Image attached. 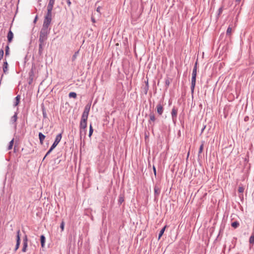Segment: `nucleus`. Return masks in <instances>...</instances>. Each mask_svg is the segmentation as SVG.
I'll list each match as a JSON object with an SVG mask.
<instances>
[{"label":"nucleus","mask_w":254,"mask_h":254,"mask_svg":"<svg viewBox=\"0 0 254 254\" xmlns=\"http://www.w3.org/2000/svg\"><path fill=\"white\" fill-rule=\"evenodd\" d=\"M49 33V29L42 27L40 33L39 42H45L47 39V35Z\"/></svg>","instance_id":"nucleus-1"},{"label":"nucleus","mask_w":254,"mask_h":254,"mask_svg":"<svg viewBox=\"0 0 254 254\" xmlns=\"http://www.w3.org/2000/svg\"><path fill=\"white\" fill-rule=\"evenodd\" d=\"M177 114H178V109H177V108L174 107L171 111V116H172V121L174 124H175L177 121Z\"/></svg>","instance_id":"nucleus-2"},{"label":"nucleus","mask_w":254,"mask_h":254,"mask_svg":"<svg viewBox=\"0 0 254 254\" xmlns=\"http://www.w3.org/2000/svg\"><path fill=\"white\" fill-rule=\"evenodd\" d=\"M61 138H62V134L61 133H60L56 136L55 141L54 142L53 144L51 146L52 148L54 149L57 146L58 143L61 141Z\"/></svg>","instance_id":"nucleus-3"},{"label":"nucleus","mask_w":254,"mask_h":254,"mask_svg":"<svg viewBox=\"0 0 254 254\" xmlns=\"http://www.w3.org/2000/svg\"><path fill=\"white\" fill-rule=\"evenodd\" d=\"M20 230H18L17 231V235H16V244L15 245V247L14 249V251H16L20 246Z\"/></svg>","instance_id":"nucleus-4"},{"label":"nucleus","mask_w":254,"mask_h":254,"mask_svg":"<svg viewBox=\"0 0 254 254\" xmlns=\"http://www.w3.org/2000/svg\"><path fill=\"white\" fill-rule=\"evenodd\" d=\"M149 120L148 121L149 124L152 127L154 125V122L156 121V118L153 113H150L149 115Z\"/></svg>","instance_id":"nucleus-5"},{"label":"nucleus","mask_w":254,"mask_h":254,"mask_svg":"<svg viewBox=\"0 0 254 254\" xmlns=\"http://www.w3.org/2000/svg\"><path fill=\"white\" fill-rule=\"evenodd\" d=\"M28 239L26 235H25L23 240V248L22 249V251L24 253L26 252L27 251V248L28 246Z\"/></svg>","instance_id":"nucleus-6"},{"label":"nucleus","mask_w":254,"mask_h":254,"mask_svg":"<svg viewBox=\"0 0 254 254\" xmlns=\"http://www.w3.org/2000/svg\"><path fill=\"white\" fill-rule=\"evenodd\" d=\"M156 108H157V112L158 114V115H162L163 113L164 108H163V104L161 103V102H160L158 104V105H157Z\"/></svg>","instance_id":"nucleus-7"},{"label":"nucleus","mask_w":254,"mask_h":254,"mask_svg":"<svg viewBox=\"0 0 254 254\" xmlns=\"http://www.w3.org/2000/svg\"><path fill=\"white\" fill-rule=\"evenodd\" d=\"M154 198L155 199H157L161 191L160 188L158 187V185H155L154 188Z\"/></svg>","instance_id":"nucleus-8"},{"label":"nucleus","mask_w":254,"mask_h":254,"mask_svg":"<svg viewBox=\"0 0 254 254\" xmlns=\"http://www.w3.org/2000/svg\"><path fill=\"white\" fill-rule=\"evenodd\" d=\"M51 19L44 18L42 27L48 29L49 26L51 24Z\"/></svg>","instance_id":"nucleus-9"},{"label":"nucleus","mask_w":254,"mask_h":254,"mask_svg":"<svg viewBox=\"0 0 254 254\" xmlns=\"http://www.w3.org/2000/svg\"><path fill=\"white\" fill-rule=\"evenodd\" d=\"M45 42H39V50H38V54L39 56H41L43 54V47L45 46Z\"/></svg>","instance_id":"nucleus-10"},{"label":"nucleus","mask_w":254,"mask_h":254,"mask_svg":"<svg viewBox=\"0 0 254 254\" xmlns=\"http://www.w3.org/2000/svg\"><path fill=\"white\" fill-rule=\"evenodd\" d=\"M195 82H196V77H191V91L192 93L194 92V89L195 85Z\"/></svg>","instance_id":"nucleus-11"},{"label":"nucleus","mask_w":254,"mask_h":254,"mask_svg":"<svg viewBox=\"0 0 254 254\" xmlns=\"http://www.w3.org/2000/svg\"><path fill=\"white\" fill-rule=\"evenodd\" d=\"M7 38L8 43L11 42L12 39L13 38V34L10 30L8 32Z\"/></svg>","instance_id":"nucleus-12"},{"label":"nucleus","mask_w":254,"mask_h":254,"mask_svg":"<svg viewBox=\"0 0 254 254\" xmlns=\"http://www.w3.org/2000/svg\"><path fill=\"white\" fill-rule=\"evenodd\" d=\"M52 10L53 9L47 8V12L44 18L52 19Z\"/></svg>","instance_id":"nucleus-13"},{"label":"nucleus","mask_w":254,"mask_h":254,"mask_svg":"<svg viewBox=\"0 0 254 254\" xmlns=\"http://www.w3.org/2000/svg\"><path fill=\"white\" fill-rule=\"evenodd\" d=\"M87 127V122L80 121L79 129H86Z\"/></svg>","instance_id":"nucleus-14"},{"label":"nucleus","mask_w":254,"mask_h":254,"mask_svg":"<svg viewBox=\"0 0 254 254\" xmlns=\"http://www.w3.org/2000/svg\"><path fill=\"white\" fill-rule=\"evenodd\" d=\"M2 69H3V72L5 74H6L8 70V63H7V61H5L3 62Z\"/></svg>","instance_id":"nucleus-15"},{"label":"nucleus","mask_w":254,"mask_h":254,"mask_svg":"<svg viewBox=\"0 0 254 254\" xmlns=\"http://www.w3.org/2000/svg\"><path fill=\"white\" fill-rule=\"evenodd\" d=\"M55 0H49V3H48V4L47 6V8L53 9L54 5L55 4Z\"/></svg>","instance_id":"nucleus-16"},{"label":"nucleus","mask_w":254,"mask_h":254,"mask_svg":"<svg viewBox=\"0 0 254 254\" xmlns=\"http://www.w3.org/2000/svg\"><path fill=\"white\" fill-rule=\"evenodd\" d=\"M39 138L40 140V142L41 144H43V141L44 139L45 138V135H44L42 133L39 132Z\"/></svg>","instance_id":"nucleus-17"},{"label":"nucleus","mask_w":254,"mask_h":254,"mask_svg":"<svg viewBox=\"0 0 254 254\" xmlns=\"http://www.w3.org/2000/svg\"><path fill=\"white\" fill-rule=\"evenodd\" d=\"M40 241L41 244V246L42 248L44 247L45 243L46 241L45 237L44 235H41L40 237Z\"/></svg>","instance_id":"nucleus-18"},{"label":"nucleus","mask_w":254,"mask_h":254,"mask_svg":"<svg viewBox=\"0 0 254 254\" xmlns=\"http://www.w3.org/2000/svg\"><path fill=\"white\" fill-rule=\"evenodd\" d=\"M88 114L86 113H82L81 121L87 122Z\"/></svg>","instance_id":"nucleus-19"},{"label":"nucleus","mask_w":254,"mask_h":254,"mask_svg":"<svg viewBox=\"0 0 254 254\" xmlns=\"http://www.w3.org/2000/svg\"><path fill=\"white\" fill-rule=\"evenodd\" d=\"M17 120V113H15L14 115L11 117V123H15Z\"/></svg>","instance_id":"nucleus-20"},{"label":"nucleus","mask_w":254,"mask_h":254,"mask_svg":"<svg viewBox=\"0 0 254 254\" xmlns=\"http://www.w3.org/2000/svg\"><path fill=\"white\" fill-rule=\"evenodd\" d=\"M79 130L80 138H81L82 136L85 137L86 133V129H79Z\"/></svg>","instance_id":"nucleus-21"},{"label":"nucleus","mask_w":254,"mask_h":254,"mask_svg":"<svg viewBox=\"0 0 254 254\" xmlns=\"http://www.w3.org/2000/svg\"><path fill=\"white\" fill-rule=\"evenodd\" d=\"M204 143H205L204 141H201V144L199 148L198 154V156H199V154H201L203 151Z\"/></svg>","instance_id":"nucleus-22"},{"label":"nucleus","mask_w":254,"mask_h":254,"mask_svg":"<svg viewBox=\"0 0 254 254\" xmlns=\"http://www.w3.org/2000/svg\"><path fill=\"white\" fill-rule=\"evenodd\" d=\"M90 109V105L89 104L86 105L84 108L83 113H86V114H89Z\"/></svg>","instance_id":"nucleus-23"},{"label":"nucleus","mask_w":254,"mask_h":254,"mask_svg":"<svg viewBox=\"0 0 254 254\" xmlns=\"http://www.w3.org/2000/svg\"><path fill=\"white\" fill-rule=\"evenodd\" d=\"M240 225L238 221H234L231 223V226L234 229L237 228Z\"/></svg>","instance_id":"nucleus-24"},{"label":"nucleus","mask_w":254,"mask_h":254,"mask_svg":"<svg viewBox=\"0 0 254 254\" xmlns=\"http://www.w3.org/2000/svg\"><path fill=\"white\" fill-rule=\"evenodd\" d=\"M166 228V226H164L161 230V231H160L159 232V236H158V239H160V238L162 237V236L163 235V233H164V231L165 230V229Z\"/></svg>","instance_id":"nucleus-25"},{"label":"nucleus","mask_w":254,"mask_h":254,"mask_svg":"<svg viewBox=\"0 0 254 254\" xmlns=\"http://www.w3.org/2000/svg\"><path fill=\"white\" fill-rule=\"evenodd\" d=\"M124 201V196L123 195H120L118 202L119 204H121Z\"/></svg>","instance_id":"nucleus-26"},{"label":"nucleus","mask_w":254,"mask_h":254,"mask_svg":"<svg viewBox=\"0 0 254 254\" xmlns=\"http://www.w3.org/2000/svg\"><path fill=\"white\" fill-rule=\"evenodd\" d=\"M20 96L19 95H18L15 97L16 102L14 104L15 106H16L17 105H18L19 104V102H20Z\"/></svg>","instance_id":"nucleus-27"},{"label":"nucleus","mask_w":254,"mask_h":254,"mask_svg":"<svg viewBox=\"0 0 254 254\" xmlns=\"http://www.w3.org/2000/svg\"><path fill=\"white\" fill-rule=\"evenodd\" d=\"M14 139H12L9 143L8 146L7 147V150H9L12 149V146L13 145Z\"/></svg>","instance_id":"nucleus-28"},{"label":"nucleus","mask_w":254,"mask_h":254,"mask_svg":"<svg viewBox=\"0 0 254 254\" xmlns=\"http://www.w3.org/2000/svg\"><path fill=\"white\" fill-rule=\"evenodd\" d=\"M249 243L251 245H253L254 243V233H253L249 239Z\"/></svg>","instance_id":"nucleus-29"},{"label":"nucleus","mask_w":254,"mask_h":254,"mask_svg":"<svg viewBox=\"0 0 254 254\" xmlns=\"http://www.w3.org/2000/svg\"><path fill=\"white\" fill-rule=\"evenodd\" d=\"M68 96L69 98H76L77 97V94L75 92H71L69 93Z\"/></svg>","instance_id":"nucleus-30"},{"label":"nucleus","mask_w":254,"mask_h":254,"mask_svg":"<svg viewBox=\"0 0 254 254\" xmlns=\"http://www.w3.org/2000/svg\"><path fill=\"white\" fill-rule=\"evenodd\" d=\"M170 82H171V81L169 78H167V79H166L165 86L166 87V88H167L169 87V86L170 85Z\"/></svg>","instance_id":"nucleus-31"},{"label":"nucleus","mask_w":254,"mask_h":254,"mask_svg":"<svg viewBox=\"0 0 254 254\" xmlns=\"http://www.w3.org/2000/svg\"><path fill=\"white\" fill-rule=\"evenodd\" d=\"M93 132V129L92 128V125L91 124L90 125V127H89V137H90L92 135Z\"/></svg>","instance_id":"nucleus-32"},{"label":"nucleus","mask_w":254,"mask_h":254,"mask_svg":"<svg viewBox=\"0 0 254 254\" xmlns=\"http://www.w3.org/2000/svg\"><path fill=\"white\" fill-rule=\"evenodd\" d=\"M232 32V28L231 27H228L226 31V35H230Z\"/></svg>","instance_id":"nucleus-33"},{"label":"nucleus","mask_w":254,"mask_h":254,"mask_svg":"<svg viewBox=\"0 0 254 254\" xmlns=\"http://www.w3.org/2000/svg\"><path fill=\"white\" fill-rule=\"evenodd\" d=\"M197 62H196L195 63L194 66L193 67V70H192V73H197Z\"/></svg>","instance_id":"nucleus-34"},{"label":"nucleus","mask_w":254,"mask_h":254,"mask_svg":"<svg viewBox=\"0 0 254 254\" xmlns=\"http://www.w3.org/2000/svg\"><path fill=\"white\" fill-rule=\"evenodd\" d=\"M54 149V148H52V147H51L50 149L48 151V152H47V153L46 154L45 157H44L43 158V160L45 159V158L49 155L50 154V153L52 151V150Z\"/></svg>","instance_id":"nucleus-35"},{"label":"nucleus","mask_w":254,"mask_h":254,"mask_svg":"<svg viewBox=\"0 0 254 254\" xmlns=\"http://www.w3.org/2000/svg\"><path fill=\"white\" fill-rule=\"evenodd\" d=\"M78 54V51L74 53V54L72 56V61H74L76 59Z\"/></svg>","instance_id":"nucleus-36"},{"label":"nucleus","mask_w":254,"mask_h":254,"mask_svg":"<svg viewBox=\"0 0 254 254\" xmlns=\"http://www.w3.org/2000/svg\"><path fill=\"white\" fill-rule=\"evenodd\" d=\"M244 191V188L243 187H239L238 188V191L240 193H243Z\"/></svg>","instance_id":"nucleus-37"},{"label":"nucleus","mask_w":254,"mask_h":254,"mask_svg":"<svg viewBox=\"0 0 254 254\" xmlns=\"http://www.w3.org/2000/svg\"><path fill=\"white\" fill-rule=\"evenodd\" d=\"M3 54H4L3 50L1 49L0 50V60H1L2 59V58H3Z\"/></svg>","instance_id":"nucleus-38"},{"label":"nucleus","mask_w":254,"mask_h":254,"mask_svg":"<svg viewBox=\"0 0 254 254\" xmlns=\"http://www.w3.org/2000/svg\"><path fill=\"white\" fill-rule=\"evenodd\" d=\"M42 113H43V117L44 118H47V113H46V112L45 111V110L44 109H43L42 110Z\"/></svg>","instance_id":"nucleus-39"},{"label":"nucleus","mask_w":254,"mask_h":254,"mask_svg":"<svg viewBox=\"0 0 254 254\" xmlns=\"http://www.w3.org/2000/svg\"><path fill=\"white\" fill-rule=\"evenodd\" d=\"M9 55V47L8 46H6L5 48V56H7Z\"/></svg>","instance_id":"nucleus-40"},{"label":"nucleus","mask_w":254,"mask_h":254,"mask_svg":"<svg viewBox=\"0 0 254 254\" xmlns=\"http://www.w3.org/2000/svg\"><path fill=\"white\" fill-rule=\"evenodd\" d=\"M64 222L63 221L61 224V225H60V228H61L62 230L63 231L64 229Z\"/></svg>","instance_id":"nucleus-41"},{"label":"nucleus","mask_w":254,"mask_h":254,"mask_svg":"<svg viewBox=\"0 0 254 254\" xmlns=\"http://www.w3.org/2000/svg\"><path fill=\"white\" fill-rule=\"evenodd\" d=\"M223 11V8L221 7L218 9V15H220Z\"/></svg>","instance_id":"nucleus-42"},{"label":"nucleus","mask_w":254,"mask_h":254,"mask_svg":"<svg viewBox=\"0 0 254 254\" xmlns=\"http://www.w3.org/2000/svg\"><path fill=\"white\" fill-rule=\"evenodd\" d=\"M101 7L100 6H98L97 9H96V11L97 12H98V13H99V14L101 15V12H100V9H101Z\"/></svg>","instance_id":"nucleus-43"},{"label":"nucleus","mask_w":254,"mask_h":254,"mask_svg":"<svg viewBox=\"0 0 254 254\" xmlns=\"http://www.w3.org/2000/svg\"><path fill=\"white\" fill-rule=\"evenodd\" d=\"M206 127V126H204L201 130V133H202Z\"/></svg>","instance_id":"nucleus-44"},{"label":"nucleus","mask_w":254,"mask_h":254,"mask_svg":"<svg viewBox=\"0 0 254 254\" xmlns=\"http://www.w3.org/2000/svg\"><path fill=\"white\" fill-rule=\"evenodd\" d=\"M91 21H92V22L93 23H95L96 22V20H95V18L93 17H91Z\"/></svg>","instance_id":"nucleus-45"},{"label":"nucleus","mask_w":254,"mask_h":254,"mask_svg":"<svg viewBox=\"0 0 254 254\" xmlns=\"http://www.w3.org/2000/svg\"><path fill=\"white\" fill-rule=\"evenodd\" d=\"M153 172H154V174L156 175V168L154 166H153Z\"/></svg>","instance_id":"nucleus-46"},{"label":"nucleus","mask_w":254,"mask_h":254,"mask_svg":"<svg viewBox=\"0 0 254 254\" xmlns=\"http://www.w3.org/2000/svg\"><path fill=\"white\" fill-rule=\"evenodd\" d=\"M192 77H196V73H192Z\"/></svg>","instance_id":"nucleus-47"},{"label":"nucleus","mask_w":254,"mask_h":254,"mask_svg":"<svg viewBox=\"0 0 254 254\" xmlns=\"http://www.w3.org/2000/svg\"><path fill=\"white\" fill-rule=\"evenodd\" d=\"M37 16H36L35 18V19L34 20V22L35 23L37 21Z\"/></svg>","instance_id":"nucleus-48"},{"label":"nucleus","mask_w":254,"mask_h":254,"mask_svg":"<svg viewBox=\"0 0 254 254\" xmlns=\"http://www.w3.org/2000/svg\"><path fill=\"white\" fill-rule=\"evenodd\" d=\"M241 0H236V2L237 3H239L240 2V1H241Z\"/></svg>","instance_id":"nucleus-49"},{"label":"nucleus","mask_w":254,"mask_h":254,"mask_svg":"<svg viewBox=\"0 0 254 254\" xmlns=\"http://www.w3.org/2000/svg\"><path fill=\"white\" fill-rule=\"evenodd\" d=\"M67 4H68V5H70V4H71V2H70V1L69 0H68L67 1Z\"/></svg>","instance_id":"nucleus-50"}]
</instances>
